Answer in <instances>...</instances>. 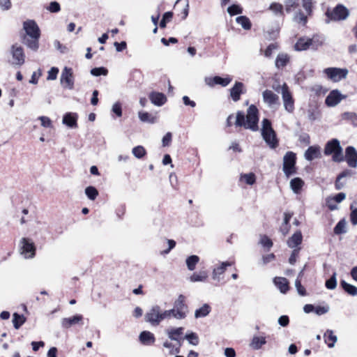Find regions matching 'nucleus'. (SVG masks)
Instances as JSON below:
<instances>
[{
  "mask_svg": "<svg viewBox=\"0 0 357 357\" xmlns=\"http://www.w3.org/2000/svg\"><path fill=\"white\" fill-rule=\"evenodd\" d=\"M344 160L349 167H357V151L354 146H349L346 148Z\"/></svg>",
  "mask_w": 357,
  "mask_h": 357,
  "instance_id": "nucleus-16",
  "label": "nucleus"
},
{
  "mask_svg": "<svg viewBox=\"0 0 357 357\" xmlns=\"http://www.w3.org/2000/svg\"><path fill=\"white\" fill-rule=\"evenodd\" d=\"M274 284L280 289V292L285 294L289 290V282L287 280L282 277L275 278Z\"/></svg>",
  "mask_w": 357,
  "mask_h": 357,
  "instance_id": "nucleus-26",
  "label": "nucleus"
},
{
  "mask_svg": "<svg viewBox=\"0 0 357 357\" xmlns=\"http://www.w3.org/2000/svg\"><path fill=\"white\" fill-rule=\"evenodd\" d=\"M239 181L241 182L245 183L247 185H252L256 182V176L252 172L248 174H241L240 175Z\"/></svg>",
  "mask_w": 357,
  "mask_h": 357,
  "instance_id": "nucleus-34",
  "label": "nucleus"
},
{
  "mask_svg": "<svg viewBox=\"0 0 357 357\" xmlns=\"http://www.w3.org/2000/svg\"><path fill=\"white\" fill-rule=\"evenodd\" d=\"M336 273L334 272L330 279L326 281V287L328 289H335L337 287Z\"/></svg>",
  "mask_w": 357,
  "mask_h": 357,
  "instance_id": "nucleus-52",
  "label": "nucleus"
},
{
  "mask_svg": "<svg viewBox=\"0 0 357 357\" xmlns=\"http://www.w3.org/2000/svg\"><path fill=\"white\" fill-rule=\"evenodd\" d=\"M208 278L206 271H200L193 273L189 280L191 282H206Z\"/></svg>",
  "mask_w": 357,
  "mask_h": 357,
  "instance_id": "nucleus-28",
  "label": "nucleus"
},
{
  "mask_svg": "<svg viewBox=\"0 0 357 357\" xmlns=\"http://www.w3.org/2000/svg\"><path fill=\"white\" fill-rule=\"evenodd\" d=\"M185 338L192 345L196 346L199 344V337L195 333L192 332L186 334Z\"/></svg>",
  "mask_w": 357,
  "mask_h": 357,
  "instance_id": "nucleus-53",
  "label": "nucleus"
},
{
  "mask_svg": "<svg viewBox=\"0 0 357 357\" xmlns=\"http://www.w3.org/2000/svg\"><path fill=\"white\" fill-rule=\"evenodd\" d=\"M281 94L285 110L289 113L293 112L294 110V100L286 83L281 86Z\"/></svg>",
  "mask_w": 357,
  "mask_h": 357,
  "instance_id": "nucleus-11",
  "label": "nucleus"
},
{
  "mask_svg": "<svg viewBox=\"0 0 357 357\" xmlns=\"http://www.w3.org/2000/svg\"><path fill=\"white\" fill-rule=\"evenodd\" d=\"M351 214H350V220L353 225H357V208H354L353 206H351Z\"/></svg>",
  "mask_w": 357,
  "mask_h": 357,
  "instance_id": "nucleus-64",
  "label": "nucleus"
},
{
  "mask_svg": "<svg viewBox=\"0 0 357 357\" xmlns=\"http://www.w3.org/2000/svg\"><path fill=\"white\" fill-rule=\"evenodd\" d=\"M166 332L169 339H171L172 340L178 341V337L183 334V328L178 327L176 328H171L167 330Z\"/></svg>",
  "mask_w": 357,
  "mask_h": 357,
  "instance_id": "nucleus-36",
  "label": "nucleus"
},
{
  "mask_svg": "<svg viewBox=\"0 0 357 357\" xmlns=\"http://www.w3.org/2000/svg\"><path fill=\"white\" fill-rule=\"evenodd\" d=\"M258 121L259 110L255 105H251L247 110L246 116L243 111L236 112L234 124L237 127H243L252 131H257L259 129Z\"/></svg>",
  "mask_w": 357,
  "mask_h": 357,
  "instance_id": "nucleus-1",
  "label": "nucleus"
},
{
  "mask_svg": "<svg viewBox=\"0 0 357 357\" xmlns=\"http://www.w3.org/2000/svg\"><path fill=\"white\" fill-rule=\"evenodd\" d=\"M243 8L238 4H232L227 8V13L229 15L234 16L236 15L241 14L243 13Z\"/></svg>",
  "mask_w": 357,
  "mask_h": 357,
  "instance_id": "nucleus-49",
  "label": "nucleus"
},
{
  "mask_svg": "<svg viewBox=\"0 0 357 357\" xmlns=\"http://www.w3.org/2000/svg\"><path fill=\"white\" fill-rule=\"evenodd\" d=\"M26 318L24 315H20L16 312L13 314V324L15 329H19L20 327L25 322Z\"/></svg>",
  "mask_w": 357,
  "mask_h": 357,
  "instance_id": "nucleus-44",
  "label": "nucleus"
},
{
  "mask_svg": "<svg viewBox=\"0 0 357 357\" xmlns=\"http://www.w3.org/2000/svg\"><path fill=\"white\" fill-rule=\"evenodd\" d=\"M289 61V57L287 54H279L275 59V66L278 68L284 67Z\"/></svg>",
  "mask_w": 357,
  "mask_h": 357,
  "instance_id": "nucleus-35",
  "label": "nucleus"
},
{
  "mask_svg": "<svg viewBox=\"0 0 357 357\" xmlns=\"http://www.w3.org/2000/svg\"><path fill=\"white\" fill-rule=\"evenodd\" d=\"M259 243L268 250L273 246L272 241L266 235L261 236Z\"/></svg>",
  "mask_w": 357,
  "mask_h": 357,
  "instance_id": "nucleus-55",
  "label": "nucleus"
},
{
  "mask_svg": "<svg viewBox=\"0 0 357 357\" xmlns=\"http://www.w3.org/2000/svg\"><path fill=\"white\" fill-rule=\"evenodd\" d=\"M107 70L104 67L94 68L91 70V74L93 76L107 75Z\"/></svg>",
  "mask_w": 357,
  "mask_h": 357,
  "instance_id": "nucleus-54",
  "label": "nucleus"
},
{
  "mask_svg": "<svg viewBox=\"0 0 357 357\" xmlns=\"http://www.w3.org/2000/svg\"><path fill=\"white\" fill-rule=\"evenodd\" d=\"M294 21L299 24L305 26L307 22V17L301 10H298L294 16Z\"/></svg>",
  "mask_w": 357,
  "mask_h": 357,
  "instance_id": "nucleus-41",
  "label": "nucleus"
},
{
  "mask_svg": "<svg viewBox=\"0 0 357 357\" xmlns=\"http://www.w3.org/2000/svg\"><path fill=\"white\" fill-rule=\"evenodd\" d=\"M261 134L263 139L271 149H275L278 146L276 133L271 121L268 119H264L261 121Z\"/></svg>",
  "mask_w": 357,
  "mask_h": 357,
  "instance_id": "nucleus-3",
  "label": "nucleus"
},
{
  "mask_svg": "<svg viewBox=\"0 0 357 357\" xmlns=\"http://www.w3.org/2000/svg\"><path fill=\"white\" fill-rule=\"evenodd\" d=\"M74 82L75 79L73 69L67 66L64 67L60 77L61 86L64 89L72 90L74 89Z\"/></svg>",
  "mask_w": 357,
  "mask_h": 357,
  "instance_id": "nucleus-12",
  "label": "nucleus"
},
{
  "mask_svg": "<svg viewBox=\"0 0 357 357\" xmlns=\"http://www.w3.org/2000/svg\"><path fill=\"white\" fill-rule=\"evenodd\" d=\"M163 347L167 349V354L169 355L176 354H178L180 351V344H178V346L176 347L172 342H169L168 341H165L163 343Z\"/></svg>",
  "mask_w": 357,
  "mask_h": 357,
  "instance_id": "nucleus-42",
  "label": "nucleus"
},
{
  "mask_svg": "<svg viewBox=\"0 0 357 357\" xmlns=\"http://www.w3.org/2000/svg\"><path fill=\"white\" fill-rule=\"evenodd\" d=\"M324 153L326 155H331L335 162H342L344 160L343 149L337 139H332L325 144Z\"/></svg>",
  "mask_w": 357,
  "mask_h": 357,
  "instance_id": "nucleus-4",
  "label": "nucleus"
},
{
  "mask_svg": "<svg viewBox=\"0 0 357 357\" xmlns=\"http://www.w3.org/2000/svg\"><path fill=\"white\" fill-rule=\"evenodd\" d=\"M169 318L174 317L176 319H184L188 313V307L185 303V296L180 294L174 302L173 308L167 310Z\"/></svg>",
  "mask_w": 357,
  "mask_h": 357,
  "instance_id": "nucleus-5",
  "label": "nucleus"
},
{
  "mask_svg": "<svg viewBox=\"0 0 357 357\" xmlns=\"http://www.w3.org/2000/svg\"><path fill=\"white\" fill-rule=\"evenodd\" d=\"M263 101L268 107H272L275 105L279 104V97L274 92L266 89L262 93Z\"/></svg>",
  "mask_w": 357,
  "mask_h": 357,
  "instance_id": "nucleus-17",
  "label": "nucleus"
},
{
  "mask_svg": "<svg viewBox=\"0 0 357 357\" xmlns=\"http://www.w3.org/2000/svg\"><path fill=\"white\" fill-rule=\"evenodd\" d=\"M166 319H169L167 310H163L158 305L151 306L144 315L145 321L153 326H158Z\"/></svg>",
  "mask_w": 357,
  "mask_h": 357,
  "instance_id": "nucleus-2",
  "label": "nucleus"
},
{
  "mask_svg": "<svg viewBox=\"0 0 357 357\" xmlns=\"http://www.w3.org/2000/svg\"><path fill=\"white\" fill-rule=\"evenodd\" d=\"M211 311V306L208 304L205 303L202 307H200L199 308L197 309L195 311V317L196 319L205 317L209 314Z\"/></svg>",
  "mask_w": 357,
  "mask_h": 357,
  "instance_id": "nucleus-30",
  "label": "nucleus"
},
{
  "mask_svg": "<svg viewBox=\"0 0 357 357\" xmlns=\"http://www.w3.org/2000/svg\"><path fill=\"white\" fill-rule=\"evenodd\" d=\"M199 261V257L197 255H191L188 257L185 260L188 269L190 271H194Z\"/></svg>",
  "mask_w": 357,
  "mask_h": 357,
  "instance_id": "nucleus-38",
  "label": "nucleus"
},
{
  "mask_svg": "<svg viewBox=\"0 0 357 357\" xmlns=\"http://www.w3.org/2000/svg\"><path fill=\"white\" fill-rule=\"evenodd\" d=\"M232 264L229 261H224L215 266L212 271L213 280L220 282V275H222L228 266H231Z\"/></svg>",
  "mask_w": 357,
  "mask_h": 357,
  "instance_id": "nucleus-18",
  "label": "nucleus"
},
{
  "mask_svg": "<svg viewBox=\"0 0 357 357\" xmlns=\"http://www.w3.org/2000/svg\"><path fill=\"white\" fill-rule=\"evenodd\" d=\"M322 74L328 80L337 83L347 77L349 70L345 68L329 67L324 68Z\"/></svg>",
  "mask_w": 357,
  "mask_h": 357,
  "instance_id": "nucleus-6",
  "label": "nucleus"
},
{
  "mask_svg": "<svg viewBox=\"0 0 357 357\" xmlns=\"http://www.w3.org/2000/svg\"><path fill=\"white\" fill-rule=\"evenodd\" d=\"M269 9L275 15H282L283 6L282 4L278 3H272L269 6Z\"/></svg>",
  "mask_w": 357,
  "mask_h": 357,
  "instance_id": "nucleus-56",
  "label": "nucleus"
},
{
  "mask_svg": "<svg viewBox=\"0 0 357 357\" xmlns=\"http://www.w3.org/2000/svg\"><path fill=\"white\" fill-rule=\"evenodd\" d=\"M349 15V10L343 5L338 4L333 10L328 9L326 12V23L331 21H342L346 20Z\"/></svg>",
  "mask_w": 357,
  "mask_h": 357,
  "instance_id": "nucleus-7",
  "label": "nucleus"
},
{
  "mask_svg": "<svg viewBox=\"0 0 357 357\" xmlns=\"http://www.w3.org/2000/svg\"><path fill=\"white\" fill-rule=\"evenodd\" d=\"M78 116L76 113L68 112L63 116L62 123L70 128L77 127Z\"/></svg>",
  "mask_w": 357,
  "mask_h": 357,
  "instance_id": "nucleus-20",
  "label": "nucleus"
},
{
  "mask_svg": "<svg viewBox=\"0 0 357 357\" xmlns=\"http://www.w3.org/2000/svg\"><path fill=\"white\" fill-rule=\"evenodd\" d=\"M139 340L144 344H149L154 342L155 337L152 333L145 331L140 333Z\"/></svg>",
  "mask_w": 357,
  "mask_h": 357,
  "instance_id": "nucleus-33",
  "label": "nucleus"
},
{
  "mask_svg": "<svg viewBox=\"0 0 357 357\" xmlns=\"http://www.w3.org/2000/svg\"><path fill=\"white\" fill-rule=\"evenodd\" d=\"M232 79L229 76L227 77H221L220 76L207 77L204 81L206 85L213 87L216 84L221 85L222 86H227Z\"/></svg>",
  "mask_w": 357,
  "mask_h": 357,
  "instance_id": "nucleus-15",
  "label": "nucleus"
},
{
  "mask_svg": "<svg viewBox=\"0 0 357 357\" xmlns=\"http://www.w3.org/2000/svg\"><path fill=\"white\" fill-rule=\"evenodd\" d=\"M304 185V181L298 177L290 181V188L295 194H299Z\"/></svg>",
  "mask_w": 357,
  "mask_h": 357,
  "instance_id": "nucleus-29",
  "label": "nucleus"
},
{
  "mask_svg": "<svg viewBox=\"0 0 357 357\" xmlns=\"http://www.w3.org/2000/svg\"><path fill=\"white\" fill-rule=\"evenodd\" d=\"M266 343V340L265 337L255 335V336H253V337L250 343V347L255 350H259Z\"/></svg>",
  "mask_w": 357,
  "mask_h": 357,
  "instance_id": "nucleus-27",
  "label": "nucleus"
},
{
  "mask_svg": "<svg viewBox=\"0 0 357 357\" xmlns=\"http://www.w3.org/2000/svg\"><path fill=\"white\" fill-rule=\"evenodd\" d=\"M313 4V0H302V6L307 15H312Z\"/></svg>",
  "mask_w": 357,
  "mask_h": 357,
  "instance_id": "nucleus-51",
  "label": "nucleus"
},
{
  "mask_svg": "<svg viewBox=\"0 0 357 357\" xmlns=\"http://www.w3.org/2000/svg\"><path fill=\"white\" fill-rule=\"evenodd\" d=\"M132 153L135 158L141 159L146 154V151L144 146L139 145L132 149Z\"/></svg>",
  "mask_w": 357,
  "mask_h": 357,
  "instance_id": "nucleus-46",
  "label": "nucleus"
},
{
  "mask_svg": "<svg viewBox=\"0 0 357 357\" xmlns=\"http://www.w3.org/2000/svg\"><path fill=\"white\" fill-rule=\"evenodd\" d=\"M47 10L50 13H55L61 10V6L57 1H51L47 7Z\"/></svg>",
  "mask_w": 357,
  "mask_h": 357,
  "instance_id": "nucleus-57",
  "label": "nucleus"
},
{
  "mask_svg": "<svg viewBox=\"0 0 357 357\" xmlns=\"http://www.w3.org/2000/svg\"><path fill=\"white\" fill-rule=\"evenodd\" d=\"M329 311V307L326 306H317L314 307V312L317 315H322L327 313Z\"/></svg>",
  "mask_w": 357,
  "mask_h": 357,
  "instance_id": "nucleus-62",
  "label": "nucleus"
},
{
  "mask_svg": "<svg viewBox=\"0 0 357 357\" xmlns=\"http://www.w3.org/2000/svg\"><path fill=\"white\" fill-rule=\"evenodd\" d=\"M310 41L312 49L317 50L319 47L323 45L324 38L318 36H314L312 38H310Z\"/></svg>",
  "mask_w": 357,
  "mask_h": 357,
  "instance_id": "nucleus-43",
  "label": "nucleus"
},
{
  "mask_svg": "<svg viewBox=\"0 0 357 357\" xmlns=\"http://www.w3.org/2000/svg\"><path fill=\"white\" fill-rule=\"evenodd\" d=\"M23 29L25 34L23 36H40V30L36 22L33 20H29L23 23Z\"/></svg>",
  "mask_w": 357,
  "mask_h": 357,
  "instance_id": "nucleus-14",
  "label": "nucleus"
},
{
  "mask_svg": "<svg viewBox=\"0 0 357 357\" xmlns=\"http://www.w3.org/2000/svg\"><path fill=\"white\" fill-rule=\"evenodd\" d=\"M347 222L345 220H340L334 227V233L335 234H342L347 232L346 230Z\"/></svg>",
  "mask_w": 357,
  "mask_h": 357,
  "instance_id": "nucleus-48",
  "label": "nucleus"
},
{
  "mask_svg": "<svg viewBox=\"0 0 357 357\" xmlns=\"http://www.w3.org/2000/svg\"><path fill=\"white\" fill-rule=\"evenodd\" d=\"M138 117L141 121L149 123H154L156 118L146 112L140 111L138 112Z\"/></svg>",
  "mask_w": 357,
  "mask_h": 357,
  "instance_id": "nucleus-39",
  "label": "nucleus"
},
{
  "mask_svg": "<svg viewBox=\"0 0 357 357\" xmlns=\"http://www.w3.org/2000/svg\"><path fill=\"white\" fill-rule=\"evenodd\" d=\"M179 3H182L183 4V10H182V19L183 20H185L188 15V12H189V1L188 0H177L176 2V6L177 4H179Z\"/></svg>",
  "mask_w": 357,
  "mask_h": 357,
  "instance_id": "nucleus-50",
  "label": "nucleus"
},
{
  "mask_svg": "<svg viewBox=\"0 0 357 357\" xmlns=\"http://www.w3.org/2000/svg\"><path fill=\"white\" fill-rule=\"evenodd\" d=\"M305 158L308 161H312L315 158L321 157L320 147L319 146H310L305 152Z\"/></svg>",
  "mask_w": 357,
  "mask_h": 357,
  "instance_id": "nucleus-24",
  "label": "nucleus"
},
{
  "mask_svg": "<svg viewBox=\"0 0 357 357\" xmlns=\"http://www.w3.org/2000/svg\"><path fill=\"white\" fill-rule=\"evenodd\" d=\"M149 99L154 105L158 107L163 105L167 101L165 94L159 92H151L149 94Z\"/></svg>",
  "mask_w": 357,
  "mask_h": 357,
  "instance_id": "nucleus-23",
  "label": "nucleus"
},
{
  "mask_svg": "<svg viewBox=\"0 0 357 357\" xmlns=\"http://www.w3.org/2000/svg\"><path fill=\"white\" fill-rule=\"evenodd\" d=\"M244 84L243 82H236L230 89V96L233 101L237 102L240 100L241 95L243 93Z\"/></svg>",
  "mask_w": 357,
  "mask_h": 357,
  "instance_id": "nucleus-21",
  "label": "nucleus"
},
{
  "mask_svg": "<svg viewBox=\"0 0 357 357\" xmlns=\"http://www.w3.org/2000/svg\"><path fill=\"white\" fill-rule=\"evenodd\" d=\"M10 53L12 56L11 64L14 66H21L25 62V54L22 46L18 44L13 45Z\"/></svg>",
  "mask_w": 357,
  "mask_h": 357,
  "instance_id": "nucleus-10",
  "label": "nucleus"
},
{
  "mask_svg": "<svg viewBox=\"0 0 357 357\" xmlns=\"http://www.w3.org/2000/svg\"><path fill=\"white\" fill-rule=\"evenodd\" d=\"M340 285L348 294L353 296H357V287L356 286L349 284L344 280L340 282Z\"/></svg>",
  "mask_w": 357,
  "mask_h": 357,
  "instance_id": "nucleus-37",
  "label": "nucleus"
},
{
  "mask_svg": "<svg viewBox=\"0 0 357 357\" xmlns=\"http://www.w3.org/2000/svg\"><path fill=\"white\" fill-rule=\"evenodd\" d=\"M39 38L36 36H22V43L29 49L36 52L39 48Z\"/></svg>",
  "mask_w": 357,
  "mask_h": 357,
  "instance_id": "nucleus-22",
  "label": "nucleus"
},
{
  "mask_svg": "<svg viewBox=\"0 0 357 357\" xmlns=\"http://www.w3.org/2000/svg\"><path fill=\"white\" fill-rule=\"evenodd\" d=\"M296 155L292 151H288L283 158L282 170L284 175L289 178L296 173Z\"/></svg>",
  "mask_w": 357,
  "mask_h": 357,
  "instance_id": "nucleus-8",
  "label": "nucleus"
},
{
  "mask_svg": "<svg viewBox=\"0 0 357 357\" xmlns=\"http://www.w3.org/2000/svg\"><path fill=\"white\" fill-rule=\"evenodd\" d=\"M284 3L286 6L285 10L287 13H291L293 8H295L298 6L296 0H286Z\"/></svg>",
  "mask_w": 357,
  "mask_h": 357,
  "instance_id": "nucleus-58",
  "label": "nucleus"
},
{
  "mask_svg": "<svg viewBox=\"0 0 357 357\" xmlns=\"http://www.w3.org/2000/svg\"><path fill=\"white\" fill-rule=\"evenodd\" d=\"M83 316L82 314H76L71 317L63 318L61 321V326L63 328H69L75 324H82Z\"/></svg>",
  "mask_w": 357,
  "mask_h": 357,
  "instance_id": "nucleus-19",
  "label": "nucleus"
},
{
  "mask_svg": "<svg viewBox=\"0 0 357 357\" xmlns=\"http://www.w3.org/2000/svg\"><path fill=\"white\" fill-rule=\"evenodd\" d=\"M85 194L90 200H95L98 195V191L93 186H88L85 188Z\"/></svg>",
  "mask_w": 357,
  "mask_h": 357,
  "instance_id": "nucleus-47",
  "label": "nucleus"
},
{
  "mask_svg": "<svg viewBox=\"0 0 357 357\" xmlns=\"http://www.w3.org/2000/svg\"><path fill=\"white\" fill-rule=\"evenodd\" d=\"M20 252L25 259H32L36 255V246L33 242L27 238H22L20 241Z\"/></svg>",
  "mask_w": 357,
  "mask_h": 357,
  "instance_id": "nucleus-9",
  "label": "nucleus"
},
{
  "mask_svg": "<svg viewBox=\"0 0 357 357\" xmlns=\"http://www.w3.org/2000/svg\"><path fill=\"white\" fill-rule=\"evenodd\" d=\"M346 98L347 96L342 94L338 89H334L326 96L325 103L328 107H335Z\"/></svg>",
  "mask_w": 357,
  "mask_h": 357,
  "instance_id": "nucleus-13",
  "label": "nucleus"
},
{
  "mask_svg": "<svg viewBox=\"0 0 357 357\" xmlns=\"http://www.w3.org/2000/svg\"><path fill=\"white\" fill-rule=\"evenodd\" d=\"M38 119L41 122V126L44 128H52V122L51 119L45 116H41L38 117Z\"/></svg>",
  "mask_w": 357,
  "mask_h": 357,
  "instance_id": "nucleus-59",
  "label": "nucleus"
},
{
  "mask_svg": "<svg viewBox=\"0 0 357 357\" xmlns=\"http://www.w3.org/2000/svg\"><path fill=\"white\" fill-rule=\"evenodd\" d=\"M310 47V38H301L295 44L294 48L296 51H303Z\"/></svg>",
  "mask_w": 357,
  "mask_h": 357,
  "instance_id": "nucleus-31",
  "label": "nucleus"
},
{
  "mask_svg": "<svg viewBox=\"0 0 357 357\" xmlns=\"http://www.w3.org/2000/svg\"><path fill=\"white\" fill-rule=\"evenodd\" d=\"M325 342L328 344V347L332 348L334 347L335 342L337 340L336 335L333 334V331L327 330L324 335Z\"/></svg>",
  "mask_w": 357,
  "mask_h": 357,
  "instance_id": "nucleus-32",
  "label": "nucleus"
},
{
  "mask_svg": "<svg viewBox=\"0 0 357 357\" xmlns=\"http://www.w3.org/2000/svg\"><path fill=\"white\" fill-rule=\"evenodd\" d=\"M112 110L117 116H122L121 105L119 102H116L112 105Z\"/></svg>",
  "mask_w": 357,
  "mask_h": 357,
  "instance_id": "nucleus-63",
  "label": "nucleus"
},
{
  "mask_svg": "<svg viewBox=\"0 0 357 357\" xmlns=\"http://www.w3.org/2000/svg\"><path fill=\"white\" fill-rule=\"evenodd\" d=\"M172 17V12H166L163 15L162 19L160 22V26L161 28H165L166 26L167 22L170 21Z\"/></svg>",
  "mask_w": 357,
  "mask_h": 357,
  "instance_id": "nucleus-60",
  "label": "nucleus"
},
{
  "mask_svg": "<svg viewBox=\"0 0 357 357\" xmlns=\"http://www.w3.org/2000/svg\"><path fill=\"white\" fill-rule=\"evenodd\" d=\"M236 22L240 24L245 30H250L252 26L250 19L244 15L237 17Z\"/></svg>",
  "mask_w": 357,
  "mask_h": 357,
  "instance_id": "nucleus-40",
  "label": "nucleus"
},
{
  "mask_svg": "<svg viewBox=\"0 0 357 357\" xmlns=\"http://www.w3.org/2000/svg\"><path fill=\"white\" fill-rule=\"evenodd\" d=\"M342 118L344 120L351 121L353 126H357V114L354 112H344L342 114Z\"/></svg>",
  "mask_w": 357,
  "mask_h": 357,
  "instance_id": "nucleus-45",
  "label": "nucleus"
},
{
  "mask_svg": "<svg viewBox=\"0 0 357 357\" xmlns=\"http://www.w3.org/2000/svg\"><path fill=\"white\" fill-rule=\"evenodd\" d=\"M303 240V236L301 231H296L287 241V245L291 248H297Z\"/></svg>",
  "mask_w": 357,
  "mask_h": 357,
  "instance_id": "nucleus-25",
  "label": "nucleus"
},
{
  "mask_svg": "<svg viewBox=\"0 0 357 357\" xmlns=\"http://www.w3.org/2000/svg\"><path fill=\"white\" fill-rule=\"evenodd\" d=\"M59 73V68L56 67H52L51 69L48 71V75L47 79L48 80H54L57 77V75Z\"/></svg>",
  "mask_w": 357,
  "mask_h": 357,
  "instance_id": "nucleus-61",
  "label": "nucleus"
}]
</instances>
